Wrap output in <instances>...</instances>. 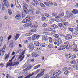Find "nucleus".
<instances>
[{"label":"nucleus","mask_w":78,"mask_h":78,"mask_svg":"<svg viewBox=\"0 0 78 78\" xmlns=\"http://www.w3.org/2000/svg\"><path fill=\"white\" fill-rule=\"evenodd\" d=\"M24 6H23V9L24 11V12L22 13L23 17H25V13L26 14H28L29 13V11L28 9H27L28 5L25 3V2H23Z\"/></svg>","instance_id":"obj_1"},{"label":"nucleus","mask_w":78,"mask_h":78,"mask_svg":"<svg viewBox=\"0 0 78 78\" xmlns=\"http://www.w3.org/2000/svg\"><path fill=\"white\" fill-rule=\"evenodd\" d=\"M41 72L38 74L36 76V78H41V77H42L44 75V73L45 70L44 69H42L41 70Z\"/></svg>","instance_id":"obj_2"},{"label":"nucleus","mask_w":78,"mask_h":78,"mask_svg":"<svg viewBox=\"0 0 78 78\" xmlns=\"http://www.w3.org/2000/svg\"><path fill=\"white\" fill-rule=\"evenodd\" d=\"M37 25H32V26H30L31 28H34V29L32 30H31L32 32H36L37 31V30L36 28H37Z\"/></svg>","instance_id":"obj_3"},{"label":"nucleus","mask_w":78,"mask_h":78,"mask_svg":"<svg viewBox=\"0 0 78 78\" xmlns=\"http://www.w3.org/2000/svg\"><path fill=\"white\" fill-rule=\"evenodd\" d=\"M72 39V36L70 34H67L65 37V39L66 40H70Z\"/></svg>","instance_id":"obj_4"},{"label":"nucleus","mask_w":78,"mask_h":78,"mask_svg":"<svg viewBox=\"0 0 78 78\" xmlns=\"http://www.w3.org/2000/svg\"><path fill=\"white\" fill-rule=\"evenodd\" d=\"M64 44L66 45V49L68 50L70 48V43L69 41H65L63 43Z\"/></svg>","instance_id":"obj_5"},{"label":"nucleus","mask_w":78,"mask_h":78,"mask_svg":"<svg viewBox=\"0 0 78 78\" xmlns=\"http://www.w3.org/2000/svg\"><path fill=\"white\" fill-rule=\"evenodd\" d=\"M40 71H41V70L39 69H38L34 72V73H32L31 74H30L29 75L30 77H31V76H33L34 75H36V74H37V73H39V72H40Z\"/></svg>","instance_id":"obj_6"},{"label":"nucleus","mask_w":78,"mask_h":78,"mask_svg":"<svg viewBox=\"0 0 78 78\" xmlns=\"http://www.w3.org/2000/svg\"><path fill=\"white\" fill-rule=\"evenodd\" d=\"M32 68V67L31 66H29L27 68H26V69H24V70H23V73H24L25 74L27 73V72L26 71H28V70H30Z\"/></svg>","instance_id":"obj_7"},{"label":"nucleus","mask_w":78,"mask_h":78,"mask_svg":"<svg viewBox=\"0 0 78 78\" xmlns=\"http://www.w3.org/2000/svg\"><path fill=\"white\" fill-rule=\"evenodd\" d=\"M30 19L29 17V16H27L26 17V19L24 20L23 21V23H27V22H30Z\"/></svg>","instance_id":"obj_8"},{"label":"nucleus","mask_w":78,"mask_h":78,"mask_svg":"<svg viewBox=\"0 0 78 78\" xmlns=\"http://www.w3.org/2000/svg\"><path fill=\"white\" fill-rule=\"evenodd\" d=\"M27 48H29L30 50V51H32L34 49V46H33V44H32V43H30L29 44V46L27 47Z\"/></svg>","instance_id":"obj_9"},{"label":"nucleus","mask_w":78,"mask_h":78,"mask_svg":"<svg viewBox=\"0 0 78 78\" xmlns=\"http://www.w3.org/2000/svg\"><path fill=\"white\" fill-rule=\"evenodd\" d=\"M39 37H40V36L38 34H35L34 35V37H33V38L34 39H33V40L34 41L36 39H38L39 38Z\"/></svg>","instance_id":"obj_10"},{"label":"nucleus","mask_w":78,"mask_h":78,"mask_svg":"<svg viewBox=\"0 0 78 78\" xmlns=\"http://www.w3.org/2000/svg\"><path fill=\"white\" fill-rule=\"evenodd\" d=\"M5 51V48H3L2 51V49H0V56H1V53H2V55H4Z\"/></svg>","instance_id":"obj_11"},{"label":"nucleus","mask_w":78,"mask_h":78,"mask_svg":"<svg viewBox=\"0 0 78 78\" xmlns=\"http://www.w3.org/2000/svg\"><path fill=\"white\" fill-rule=\"evenodd\" d=\"M66 48V46L65 45H63L60 47V48L58 49L59 50H62Z\"/></svg>","instance_id":"obj_12"},{"label":"nucleus","mask_w":78,"mask_h":78,"mask_svg":"<svg viewBox=\"0 0 78 78\" xmlns=\"http://www.w3.org/2000/svg\"><path fill=\"white\" fill-rule=\"evenodd\" d=\"M32 56L34 58L37 57L39 56V54H36L35 52H33L32 53Z\"/></svg>","instance_id":"obj_13"},{"label":"nucleus","mask_w":78,"mask_h":78,"mask_svg":"<svg viewBox=\"0 0 78 78\" xmlns=\"http://www.w3.org/2000/svg\"><path fill=\"white\" fill-rule=\"evenodd\" d=\"M78 36V33L77 32H73V36L74 37H76V36Z\"/></svg>","instance_id":"obj_14"},{"label":"nucleus","mask_w":78,"mask_h":78,"mask_svg":"<svg viewBox=\"0 0 78 78\" xmlns=\"http://www.w3.org/2000/svg\"><path fill=\"white\" fill-rule=\"evenodd\" d=\"M20 35L19 34H17L15 37V40H17L18 38L19 37Z\"/></svg>","instance_id":"obj_15"},{"label":"nucleus","mask_w":78,"mask_h":78,"mask_svg":"<svg viewBox=\"0 0 78 78\" xmlns=\"http://www.w3.org/2000/svg\"><path fill=\"white\" fill-rule=\"evenodd\" d=\"M72 12L73 14H78V11L77 10H73L72 11Z\"/></svg>","instance_id":"obj_16"},{"label":"nucleus","mask_w":78,"mask_h":78,"mask_svg":"<svg viewBox=\"0 0 78 78\" xmlns=\"http://www.w3.org/2000/svg\"><path fill=\"white\" fill-rule=\"evenodd\" d=\"M34 45H36V47L39 46L40 45V43L38 41H34Z\"/></svg>","instance_id":"obj_17"},{"label":"nucleus","mask_w":78,"mask_h":78,"mask_svg":"<svg viewBox=\"0 0 78 78\" xmlns=\"http://www.w3.org/2000/svg\"><path fill=\"white\" fill-rule=\"evenodd\" d=\"M15 18L16 20H19L21 19V16L20 15H17L15 16Z\"/></svg>","instance_id":"obj_18"},{"label":"nucleus","mask_w":78,"mask_h":78,"mask_svg":"<svg viewBox=\"0 0 78 78\" xmlns=\"http://www.w3.org/2000/svg\"><path fill=\"white\" fill-rule=\"evenodd\" d=\"M53 36L56 39H58L59 37V35L58 34H55Z\"/></svg>","instance_id":"obj_19"},{"label":"nucleus","mask_w":78,"mask_h":78,"mask_svg":"<svg viewBox=\"0 0 78 78\" xmlns=\"http://www.w3.org/2000/svg\"><path fill=\"white\" fill-rule=\"evenodd\" d=\"M25 51H26V50H24V51L23 52H22V54L20 56V57L19 58V59H20V58H22V56L23 55H24V54H25Z\"/></svg>","instance_id":"obj_20"},{"label":"nucleus","mask_w":78,"mask_h":78,"mask_svg":"<svg viewBox=\"0 0 78 78\" xmlns=\"http://www.w3.org/2000/svg\"><path fill=\"white\" fill-rule=\"evenodd\" d=\"M71 56H72V54H69L66 55V58H71Z\"/></svg>","instance_id":"obj_21"},{"label":"nucleus","mask_w":78,"mask_h":78,"mask_svg":"<svg viewBox=\"0 0 78 78\" xmlns=\"http://www.w3.org/2000/svg\"><path fill=\"white\" fill-rule=\"evenodd\" d=\"M31 24H30V23H27L23 25L24 27H30V26H31Z\"/></svg>","instance_id":"obj_22"},{"label":"nucleus","mask_w":78,"mask_h":78,"mask_svg":"<svg viewBox=\"0 0 78 78\" xmlns=\"http://www.w3.org/2000/svg\"><path fill=\"white\" fill-rule=\"evenodd\" d=\"M60 29L62 30H63V31H65L66 30V27L63 26H62V27H60Z\"/></svg>","instance_id":"obj_23"},{"label":"nucleus","mask_w":78,"mask_h":78,"mask_svg":"<svg viewBox=\"0 0 78 78\" xmlns=\"http://www.w3.org/2000/svg\"><path fill=\"white\" fill-rule=\"evenodd\" d=\"M33 0L35 4H36V5H39V2H38L37 0Z\"/></svg>","instance_id":"obj_24"},{"label":"nucleus","mask_w":78,"mask_h":78,"mask_svg":"<svg viewBox=\"0 0 78 78\" xmlns=\"http://www.w3.org/2000/svg\"><path fill=\"white\" fill-rule=\"evenodd\" d=\"M40 6L42 8H45V5H44V4L42 3H40Z\"/></svg>","instance_id":"obj_25"},{"label":"nucleus","mask_w":78,"mask_h":78,"mask_svg":"<svg viewBox=\"0 0 78 78\" xmlns=\"http://www.w3.org/2000/svg\"><path fill=\"white\" fill-rule=\"evenodd\" d=\"M31 35H32V33H27L25 34L26 36H31Z\"/></svg>","instance_id":"obj_26"},{"label":"nucleus","mask_w":78,"mask_h":78,"mask_svg":"<svg viewBox=\"0 0 78 78\" xmlns=\"http://www.w3.org/2000/svg\"><path fill=\"white\" fill-rule=\"evenodd\" d=\"M40 45L41 47H45V44L44 43H41L40 44Z\"/></svg>","instance_id":"obj_27"},{"label":"nucleus","mask_w":78,"mask_h":78,"mask_svg":"<svg viewBox=\"0 0 78 78\" xmlns=\"http://www.w3.org/2000/svg\"><path fill=\"white\" fill-rule=\"evenodd\" d=\"M3 42V36H1L0 38V44H2Z\"/></svg>","instance_id":"obj_28"},{"label":"nucleus","mask_w":78,"mask_h":78,"mask_svg":"<svg viewBox=\"0 0 78 78\" xmlns=\"http://www.w3.org/2000/svg\"><path fill=\"white\" fill-rule=\"evenodd\" d=\"M44 3L46 6H48V7H50V5L48 4V3H47L46 2H44Z\"/></svg>","instance_id":"obj_29"},{"label":"nucleus","mask_w":78,"mask_h":78,"mask_svg":"<svg viewBox=\"0 0 78 78\" xmlns=\"http://www.w3.org/2000/svg\"><path fill=\"white\" fill-rule=\"evenodd\" d=\"M58 71H56L55 72H54L52 74V75H53V76H54V75H56V74H58Z\"/></svg>","instance_id":"obj_30"},{"label":"nucleus","mask_w":78,"mask_h":78,"mask_svg":"<svg viewBox=\"0 0 78 78\" xmlns=\"http://www.w3.org/2000/svg\"><path fill=\"white\" fill-rule=\"evenodd\" d=\"M29 19H30V20H34V17L33 16H29Z\"/></svg>","instance_id":"obj_31"},{"label":"nucleus","mask_w":78,"mask_h":78,"mask_svg":"<svg viewBox=\"0 0 78 78\" xmlns=\"http://www.w3.org/2000/svg\"><path fill=\"white\" fill-rule=\"evenodd\" d=\"M58 43L59 44H61L62 43V40H61V39H59L58 41Z\"/></svg>","instance_id":"obj_32"},{"label":"nucleus","mask_w":78,"mask_h":78,"mask_svg":"<svg viewBox=\"0 0 78 78\" xmlns=\"http://www.w3.org/2000/svg\"><path fill=\"white\" fill-rule=\"evenodd\" d=\"M29 11H30V14L31 15H33V12H34V11H33V10H31L30 9H29Z\"/></svg>","instance_id":"obj_33"},{"label":"nucleus","mask_w":78,"mask_h":78,"mask_svg":"<svg viewBox=\"0 0 78 78\" xmlns=\"http://www.w3.org/2000/svg\"><path fill=\"white\" fill-rule=\"evenodd\" d=\"M10 47H11V48H14V47L13 45V43H11L10 44Z\"/></svg>","instance_id":"obj_34"},{"label":"nucleus","mask_w":78,"mask_h":78,"mask_svg":"<svg viewBox=\"0 0 78 78\" xmlns=\"http://www.w3.org/2000/svg\"><path fill=\"white\" fill-rule=\"evenodd\" d=\"M48 47L50 48H52L54 47L53 45L52 44H50L48 45Z\"/></svg>","instance_id":"obj_35"},{"label":"nucleus","mask_w":78,"mask_h":78,"mask_svg":"<svg viewBox=\"0 0 78 78\" xmlns=\"http://www.w3.org/2000/svg\"><path fill=\"white\" fill-rule=\"evenodd\" d=\"M73 51H75V52H77L78 51V48H73Z\"/></svg>","instance_id":"obj_36"},{"label":"nucleus","mask_w":78,"mask_h":78,"mask_svg":"<svg viewBox=\"0 0 78 78\" xmlns=\"http://www.w3.org/2000/svg\"><path fill=\"white\" fill-rule=\"evenodd\" d=\"M43 39L45 41H47L48 40V38H47V36H44L43 37Z\"/></svg>","instance_id":"obj_37"},{"label":"nucleus","mask_w":78,"mask_h":78,"mask_svg":"<svg viewBox=\"0 0 78 78\" xmlns=\"http://www.w3.org/2000/svg\"><path fill=\"white\" fill-rule=\"evenodd\" d=\"M16 5L17 7V8H21V6H20V4L19 3H18L17 5H16Z\"/></svg>","instance_id":"obj_38"},{"label":"nucleus","mask_w":78,"mask_h":78,"mask_svg":"<svg viewBox=\"0 0 78 78\" xmlns=\"http://www.w3.org/2000/svg\"><path fill=\"white\" fill-rule=\"evenodd\" d=\"M51 27H52V28H57L58 27V26L55 24H54L53 25H51Z\"/></svg>","instance_id":"obj_39"},{"label":"nucleus","mask_w":78,"mask_h":78,"mask_svg":"<svg viewBox=\"0 0 78 78\" xmlns=\"http://www.w3.org/2000/svg\"><path fill=\"white\" fill-rule=\"evenodd\" d=\"M40 66H41V65H37V66H35L34 67V69H37V68H38V67H40Z\"/></svg>","instance_id":"obj_40"},{"label":"nucleus","mask_w":78,"mask_h":78,"mask_svg":"<svg viewBox=\"0 0 78 78\" xmlns=\"http://www.w3.org/2000/svg\"><path fill=\"white\" fill-rule=\"evenodd\" d=\"M52 15L54 17H56L58 15V13H52Z\"/></svg>","instance_id":"obj_41"},{"label":"nucleus","mask_w":78,"mask_h":78,"mask_svg":"<svg viewBox=\"0 0 78 78\" xmlns=\"http://www.w3.org/2000/svg\"><path fill=\"white\" fill-rule=\"evenodd\" d=\"M57 25L58 26V27H60V28L61 27H62V26H63V24H62L61 23H58Z\"/></svg>","instance_id":"obj_42"},{"label":"nucleus","mask_w":78,"mask_h":78,"mask_svg":"<svg viewBox=\"0 0 78 78\" xmlns=\"http://www.w3.org/2000/svg\"><path fill=\"white\" fill-rule=\"evenodd\" d=\"M8 13L9 15H11L12 14V12L11 9H9L8 10Z\"/></svg>","instance_id":"obj_43"},{"label":"nucleus","mask_w":78,"mask_h":78,"mask_svg":"<svg viewBox=\"0 0 78 78\" xmlns=\"http://www.w3.org/2000/svg\"><path fill=\"white\" fill-rule=\"evenodd\" d=\"M9 65L10 66H11V67H12V66H15V64H13L12 62H11V63H9Z\"/></svg>","instance_id":"obj_44"},{"label":"nucleus","mask_w":78,"mask_h":78,"mask_svg":"<svg viewBox=\"0 0 78 78\" xmlns=\"http://www.w3.org/2000/svg\"><path fill=\"white\" fill-rule=\"evenodd\" d=\"M29 9H30L31 11H34V8L32 6H31L30 8Z\"/></svg>","instance_id":"obj_45"},{"label":"nucleus","mask_w":78,"mask_h":78,"mask_svg":"<svg viewBox=\"0 0 78 78\" xmlns=\"http://www.w3.org/2000/svg\"><path fill=\"white\" fill-rule=\"evenodd\" d=\"M49 41L50 43H51V42H52L53 41V39H52V38H51L49 37Z\"/></svg>","instance_id":"obj_46"},{"label":"nucleus","mask_w":78,"mask_h":78,"mask_svg":"<svg viewBox=\"0 0 78 78\" xmlns=\"http://www.w3.org/2000/svg\"><path fill=\"white\" fill-rule=\"evenodd\" d=\"M72 59H75L76 58V55L75 54H73L72 56Z\"/></svg>","instance_id":"obj_47"},{"label":"nucleus","mask_w":78,"mask_h":78,"mask_svg":"<svg viewBox=\"0 0 78 78\" xmlns=\"http://www.w3.org/2000/svg\"><path fill=\"white\" fill-rule=\"evenodd\" d=\"M47 29L48 31H52V30H53V28H47Z\"/></svg>","instance_id":"obj_48"},{"label":"nucleus","mask_w":78,"mask_h":78,"mask_svg":"<svg viewBox=\"0 0 78 78\" xmlns=\"http://www.w3.org/2000/svg\"><path fill=\"white\" fill-rule=\"evenodd\" d=\"M61 15L60 14H58V15L55 17L56 19H59V18H61Z\"/></svg>","instance_id":"obj_49"},{"label":"nucleus","mask_w":78,"mask_h":78,"mask_svg":"<svg viewBox=\"0 0 78 78\" xmlns=\"http://www.w3.org/2000/svg\"><path fill=\"white\" fill-rule=\"evenodd\" d=\"M70 63L72 64H74L76 63V62L74 60H73L70 62Z\"/></svg>","instance_id":"obj_50"},{"label":"nucleus","mask_w":78,"mask_h":78,"mask_svg":"<svg viewBox=\"0 0 78 78\" xmlns=\"http://www.w3.org/2000/svg\"><path fill=\"white\" fill-rule=\"evenodd\" d=\"M68 73H69V71L67 70L65 71L64 72V75H67Z\"/></svg>","instance_id":"obj_51"},{"label":"nucleus","mask_w":78,"mask_h":78,"mask_svg":"<svg viewBox=\"0 0 78 78\" xmlns=\"http://www.w3.org/2000/svg\"><path fill=\"white\" fill-rule=\"evenodd\" d=\"M69 31H71V32H73V31L74 30L73 29V28H69Z\"/></svg>","instance_id":"obj_52"},{"label":"nucleus","mask_w":78,"mask_h":78,"mask_svg":"<svg viewBox=\"0 0 78 78\" xmlns=\"http://www.w3.org/2000/svg\"><path fill=\"white\" fill-rule=\"evenodd\" d=\"M28 67L27 63L25 64L23 66L24 68H25V67Z\"/></svg>","instance_id":"obj_53"},{"label":"nucleus","mask_w":78,"mask_h":78,"mask_svg":"<svg viewBox=\"0 0 78 78\" xmlns=\"http://www.w3.org/2000/svg\"><path fill=\"white\" fill-rule=\"evenodd\" d=\"M64 17V19H69V16L67 15L65 16Z\"/></svg>","instance_id":"obj_54"},{"label":"nucleus","mask_w":78,"mask_h":78,"mask_svg":"<svg viewBox=\"0 0 78 78\" xmlns=\"http://www.w3.org/2000/svg\"><path fill=\"white\" fill-rule=\"evenodd\" d=\"M27 39H28V41H31V37H29L27 38Z\"/></svg>","instance_id":"obj_55"},{"label":"nucleus","mask_w":78,"mask_h":78,"mask_svg":"<svg viewBox=\"0 0 78 78\" xmlns=\"http://www.w3.org/2000/svg\"><path fill=\"white\" fill-rule=\"evenodd\" d=\"M67 22H66L65 23H63V24L65 26H66V27H67Z\"/></svg>","instance_id":"obj_56"},{"label":"nucleus","mask_w":78,"mask_h":78,"mask_svg":"<svg viewBox=\"0 0 78 78\" xmlns=\"http://www.w3.org/2000/svg\"><path fill=\"white\" fill-rule=\"evenodd\" d=\"M45 77L46 78H49L50 77V76H49V75H48V74H46V75H45Z\"/></svg>","instance_id":"obj_57"},{"label":"nucleus","mask_w":78,"mask_h":78,"mask_svg":"<svg viewBox=\"0 0 78 78\" xmlns=\"http://www.w3.org/2000/svg\"><path fill=\"white\" fill-rule=\"evenodd\" d=\"M52 31H53V32H54V33H56V30H55V29L53 28H52Z\"/></svg>","instance_id":"obj_58"},{"label":"nucleus","mask_w":78,"mask_h":78,"mask_svg":"<svg viewBox=\"0 0 78 78\" xmlns=\"http://www.w3.org/2000/svg\"><path fill=\"white\" fill-rule=\"evenodd\" d=\"M25 55H23L22 58H21V59L20 60V62H21V61H22V60H23V58H24V57H25Z\"/></svg>","instance_id":"obj_59"},{"label":"nucleus","mask_w":78,"mask_h":78,"mask_svg":"<svg viewBox=\"0 0 78 78\" xmlns=\"http://www.w3.org/2000/svg\"><path fill=\"white\" fill-rule=\"evenodd\" d=\"M28 43V41H27V40H25L24 41V43L25 44H27V43Z\"/></svg>","instance_id":"obj_60"},{"label":"nucleus","mask_w":78,"mask_h":78,"mask_svg":"<svg viewBox=\"0 0 78 78\" xmlns=\"http://www.w3.org/2000/svg\"><path fill=\"white\" fill-rule=\"evenodd\" d=\"M67 67H65V68H62V70L63 71H65V70H66L67 69Z\"/></svg>","instance_id":"obj_61"},{"label":"nucleus","mask_w":78,"mask_h":78,"mask_svg":"<svg viewBox=\"0 0 78 78\" xmlns=\"http://www.w3.org/2000/svg\"><path fill=\"white\" fill-rule=\"evenodd\" d=\"M47 24L45 23H44L43 25V27H45L47 26Z\"/></svg>","instance_id":"obj_62"},{"label":"nucleus","mask_w":78,"mask_h":78,"mask_svg":"<svg viewBox=\"0 0 78 78\" xmlns=\"http://www.w3.org/2000/svg\"><path fill=\"white\" fill-rule=\"evenodd\" d=\"M60 36L61 37H64V36H65L64 35V34H60Z\"/></svg>","instance_id":"obj_63"},{"label":"nucleus","mask_w":78,"mask_h":78,"mask_svg":"<svg viewBox=\"0 0 78 78\" xmlns=\"http://www.w3.org/2000/svg\"><path fill=\"white\" fill-rule=\"evenodd\" d=\"M69 17H72L73 16V14L71 13H69Z\"/></svg>","instance_id":"obj_64"}]
</instances>
